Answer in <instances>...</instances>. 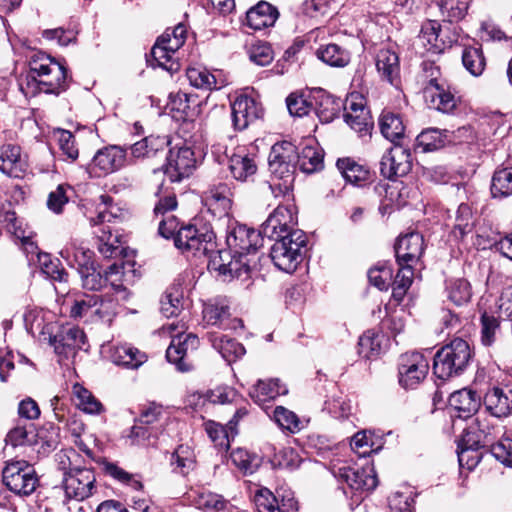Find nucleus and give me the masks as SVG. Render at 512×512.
Masks as SVG:
<instances>
[{"label": "nucleus", "instance_id": "58", "mask_svg": "<svg viewBox=\"0 0 512 512\" xmlns=\"http://www.w3.org/2000/svg\"><path fill=\"white\" fill-rule=\"evenodd\" d=\"M74 393L78 400V407L86 413L97 414L102 410V404L87 389L75 385Z\"/></svg>", "mask_w": 512, "mask_h": 512}, {"label": "nucleus", "instance_id": "59", "mask_svg": "<svg viewBox=\"0 0 512 512\" xmlns=\"http://www.w3.org/2000/svg\"><path fill=\"white\" fill-rule=\"evenodd\" d=\"M171 462L172 464H176V468L179 470V473L185 475L194 466V453L189 446L179 445L172 454Z\"/></svg>", "mask_w": 512, "mask_h": 512}, {"label": "nucleus", "instance_id": "49", "mask_svg": "<svg viewBox=\"0 0 512 512\" xmlns=\"http://www.w3.org/2000/svg\"><path fill=\"white\" fill-rule=\"evenodd\" d=\"M5 442L12 447L31 446L37 442V433L33 425H17L7 433Z\"/></svg>", "mask_w": 512, "mask_h": 512}, {"label": "nucleus", "instance_id": "54", "mask_svg": "<svg viewBox=\"0 0 512 512\" xmlns=\"http://www.w3.org/2000/svg\"><path fill=\"white\" fill-rule=\"evenodd\" d=\"M161 425L158 426H146L144 424L137 423L130 429L128 438L131 439L132 444L145 445L151 444L152 439H157L161 432Z\"/></svg>", "mask_w": 512, "mask_h": 512}, {"label": "nucleus", "instance_id": "35", "mask_svg": "<svg viewBox=\"0 0 512 512\" xmlns=\"http://www.w3.org/2000/svg\"><path fill=\"white\" fill-rule=\"evenodd\" d=\"M208 339L227 362H233L245 354L244 346L235 339L219 333H208Z\"/></svg>", "mask_w": 512, "mask_h": 512}, {"label": "nucleus", "instance_id": "38", "mask_svg": "<svg viewBox=\"0 0 512 512\" xmlns=\"http://www.w3.org/2000/svg\"><path fill=\"white\" fill-rule=\"evenodd\" d=\"M93 252L89 249L77 246L76 242H69L61 251L60 256L72 267H76L78 272L80 268H88L94 265L92 260Z\"/></svg>", "mask_w": 512, "mask_h": 512}, {"label": "nucleus", "instance_id": "26", "mask_svg": "<svg viewBox=\"0 0 512 512\" xmlns=\"http://www.w3.org/2000/svg\"><path fill=\"white\" fill-rule=\"evenodd\" d=\"M486 410L494 417L503 418L512 413V388L494 386L484 396Z\"/></svg>", "mask_w": 512, "mask_h": 512}, {"label": "nucleus", "instance_id": "46", "mask_svg": "<svg viewBox=\"0 0 512 512\" xmlns=\"http://www.w3.org/2000/svg\"><path fill=\"white\" fill-rule=\"evenodd\" d=\"M337 168L347 182L361 185L369 177V171L350 158L339 159Z\"/></svg>", "mask_w": 512, "mask_h": 512}, {"label": "nucleus", "instance_id": "11", "mask_svg": "<svg viewBox=\"0 0 512 512\" xmlns=\"http://www.w3.org/2000/svg\"><path fill=\"white\" fill-rule=\"evenodd\" d=\"M429 361L418 351H409L398 358V382L408 390L417 388L427 377Z\"/></svg>", "mask_w": 512, "mask_h": 512}, {"label": "nucleus", "instance_id": "29", "mask_svg": "<svg viewBox=\"0 0 512 512\" xmlns=\"http://www.w3.org/2000/svg\"><path fill=\"white\" fill-rule=\"evenodd\" d=\"M109 358L115 365L127 369H138L147 361L144 352L126 343L112 346Z\"/></svg>", "mask_w": 512, "mask_h": 512}, {"label": "nucleus", "instance_id": "40", "mask_svg": "<svg viewBox=\"0 0 512 512\" xmlns=\"http://www.w3.org/2000/svg\"><path fill=\"white\" fill-rule=\"evenodd\" d=\"M437 6L443 22L457 23L465 18L470 6L469 0H438Z\"/></svg>", "mask_w": 512, "mask_h": 512}, {"label": "nucleus", "instance_id": "15", "mask_svg": "<svg viewBox=\"0 0 512 512\" xmlns=\"http://www.w3.org/2000/svg\"><path fill=\"white\" fill-rule=\"evenodd\" d=\"M412 169V155L409 149L395 144L380 161L381 175L389 180L407 175Z\"/></svg>", "mask_w": 512, "mask_h": 512}, {"label": "nucleus", "instance_id": "50", "mask_svg": "<svg viewBox=\"0 0 512 512\" xmlns=\"http://www.w3.org/2000/svg\"><path fill=\"white\" fill-rule=\"evenodd\" d=\"M462 63L465 69L473 76H480L486 66L481 47H466L462 53Z\"/></svg>", "mask_w": 512, "mask_h": 512}, {"label": "nucleus", "instance_id": "44", "mask_svg": "<svg viewBox=\"0 0 512 512\" xmlns=\"http://www.w3.org/2000/svg\"><path fill=\"white\" fill-rule=\"evenodd\" d=\"M187 78L192 86L203 90L220 89L222 83H218L215 75L204 67H189L186 70Z\"/></svg>", "mask_w": 512, "mask_h": 512}, {"label": "nucleus", "instance_id": "5", "mask_svg": "<svg viewBox=\"0 0 512 512\" xmlns=\"http://www.w3.org/2000/svg\"><path fill=\"white\" fill-rule=\"evenodd\" d=\"M269 239L275 241L270 248V258L274 265L281 271L294 272L303 258L307 243L305 232L292 231L288 235Z\"/></svg>", "mask_w": 512, "mask_h": 512}, {"label": "nucleus", "instance_id": "16", "mask_svg": "<svg viewBox=\"0 0 512 512\" xmlns=\"http://www.w3.org/2000/svg\"><path fill=\"white\" fill-rule=\"evenodd\" d=\"M198 344L197 336L192 333L176 334L172 336L171 343L166 350V358L176 366L178 371L187 372L192 369L189 352L196 350Z\"/></svg>", "mask_w": 512, "mask_h": 512}, {"label": "nucleus", "instance_id": "56", "mask_svg": "<svg viewBox=\"0 0 512 512\" xmlns=\"http://www.w3.org/2000/svg\"><path fill=\"white\" fill-rule=\"evenodd\" d=\"M279 496V490L274 494L267 488L259 489L254 497L258 512H279Z\"/></svg>", "mask_w": 512, "mask_h": 512}, {"label": "nucleus", "instance_id": "36", "mask_svg": "<svg viewBox=\"0 0 512 512\" xmlns=\"http://www.w3.org/2000/svg\"><path fill=\"white\" fill-rule=\"evenodd\" d=\"M449 405L452 409L459 412V417L468 418L478 410L479 398L476 392L469 389H461L450 395Z\"/></svg>", "mask_w": 512, "mask_h": 512}, {"label": "nucleus", "instance_id": "21", "mask_svg": "<svg viewBox=\"0 0 512 512\" xmlns=\"http://www.w3.org/2000/svg\"><path fill=\"white\" fill-rule=\"evenodd\" d=\"M228 168L235 180L247 182L257 173L256 155L246 147H238L228 157Z\"/></svg>", "mask_w": 512, "mask_h": 512}, {"label": "nucleus", "instance_id": "27", "mask_svg": "<svg viewBox=\"0 0 512 512\" xmlns=\"http://www.w3.org/2000/svg\"><path fill=\"white\" fill-rule=\"evenodd\" d=\"M86 336L79 327H63L50 337V344L57 354L68 356L77 349H82Z\"/></svg>", "mask_w": 512, "mask_h": 512}, {"label": "nucleus", "instance_id": "53", "mask_svg": "<svg viewBox=\"0 0 512 512\" xmlns=\"http://www.w3.org/2000/svg\"><path fill=\"white\" fill-rule=\"evenodd\" d=\"M286 106L291 116L303 117L313 109V102L311 96L306 97L303 93L293 92L286 98Z\"/></svg>", "mask_w": 512, "mask_h": 512}, {"label": "nucleus", "instance_id": "31", "mask_svg": "<svg viewBox=\"0 0 512 512\" xmlns=\"http://www.w3.org/2000/svg\"><path fill=\"white\" fill-rule=\"evenodd\" d=\"M376 68L381 77L389 83L394 84L399 78L400 64L399 57L394 50L389 48H381L377 51Z\"/></svg>", "mask_w": 512, "mask_h": 512}, {"label": "nucleus", "instance_id": "19", "mask_svg": "<svg viewBox=\"0 0 512 512\" xmlns=\"http://www.w3.org/2000/svg\"><path fill=\"white\" fill-rule=\"evenodd\" d=\"M261 115V106L247 95L236 97L231 104L232 125L236 131H243Z\"/></svg>", "mask_w": 512, "mask_h": 512}, {"label": "nucleus", "instance_id": "33", "mask_svg": "<svg viewBox=\"0 0 512 512\" xmlns=\"http://www.w3.org/2000/svg\"><path fill=\"white\" fill-rule=\"evenodd\" d=\"M100 202L96 207V216L89 217L92 226L105 225V223L116 222L124 217L123 210L114 203L109 195H101Z\"/></svg>", "mask_w": 512, "mask_h": 512}, {"label": "nucleus", "instance_id": "18", "mask_svg": "<svg viewBox=\"0 0 512 512\" xmlns=\"http://www.w3.org/2000/svg\"><path fill=\"white\" fill-rule=\"evenodd\" d=\"M202 313L208 325L218 326L224 330L243 328L241 319L230 317V306L225 299H215L205 303Z\"/></svg>", "mask_w": 512, "mask_h": 512}, {"label": "nucleus", "instance_id": "22", "mask_svg": "<svg viewBox=\"0 0 512 512\" xmlns=\"http://www.w3.org/2000/svg\"><path fill=\"white\" fill-rule=\"evenodd\" d=\"M126 163V150L121 146L109 145L99 149L92 159V168L99 175H107L120 170Z\"/></svg>", "mask_w": 512, "mask_h": 512}, {"label": "nucleus", "instance_id": "9", "mask_svg": "<svg viewBox=\"0 0 512 512\" xmlns=\"http://www.w3.org/2000/svg\"><path fill=\"white\" fill-rule=\"evenodd\" d=\"M113 298H104L99 294H83L78 297L70 309V317L86 321L111 320L115 313Z\"/></svg>", "mask_w": 512, "mask_h": 512}, {"label": "nucleus", "instance_id": "14", "mask_svg": "<svg viewBox=\"0 0 512 512\" xmlns=\"http://www.w3.org/2000/svg\"><path fill=\"white\" fill-rule=\"evenodd\" d=\"M297 225L296 207L294 204H279L261 225V233L266 238H276L288 235Z\"/></svg>", "mask_w": 512, "mask_h": 512}, {"label": "nucleus", "instance_id": "34", "mask_svg": "<svg viewBox=\"0 0 512 512\" xmlns=\"http://www.w3.org/2000/svg\"><path fill=\"white\" fill-rule=\"evenodd\" d=\"M316 56L326 65L335 68H344L351 61L350 51L336 43L321 45L316 50Z\"/></svg>", "mask_w": 512, "mask_h": 512}, {"label": "nucleus", "instance_id": "37", "mask_svg": "<svg viewBox=\"0 0 512 512\" xmlns=\"http://www.w3.org/2000/svg\"><path fill=\"white\" fill-rule=\"evenodd\" d=\"M379 127L382 135L395 144L405 135V126L401 116L391 111L384 110L381 113Z\"/></svg>", "mask_w": 512, "mask_h": 512}, {"label": "nucleus", "instance_id": "42", "mask_svg": "<svg viewBox=\"0 0 512 512\" xmlns=\"http://www.w3.org/2000/svg\"><path fill=\"white\" fill-rule=\"evenodd\" d=\"M445 291L447 298L457 306L470 301L472 289L470 283L464 278H451L446 281Z\"/></svg>", "mask_w": 512, "mask_h": 512}, {"label": "nucleus", "instance_id": "23", "mask_svg": "<svg viewBox=\"0 0 512 512\" xmlns=\"http://www.w3.org/2000/svg\"><path fill=\"white\" fill-rule=\"evenodd\" d=\"M394 249L397 264L414 266L424 251L423 236L418 232H411L400 236Z\"/></svg>", "mask_w": 512, "mask_h": 512}, {"label": "nucleus", "instance_id": "52", "mask_svg": "<svg viewBox=\"0 0 512 512\" xmlns=\"http://www.w3.org/2000/svg\"><path fill=\"white\" fill-rule=\"evenodd\" d=\"M102 469L106 475L122 484L129 485L135 490H141L143 488V484L140 480L134 479L132 474L119 467L116 463L104 460L102 462Z\"/></svg>", "mask_w": 512, "mask_h": 512}, {"label": "nucleus", "instance_id": "7", "mask_svg": "<svg viewBox=\"0 0 512 512\" xmlns=\"http://www.w3.org/2000/svg\"><path fill=\"white\" fill-rule=\"evenodd\" d=\"M215 238L213 239V241ZM215 243L207 253H197L195 256L209 255L208 269L218 272L219 275L230 278H248L250 273L258 269L259 257L247 258L245 261L238 257L231 249L214 251Z\"/></svg>", "mask_w": 512, "mask_h": 512}, {"label": "nucleus", "instance_id": "6", "mask_svg": "<svg viewBox=\"0 0 512 512\" xmlns=\"http://www.w3.org/2000/svg\"><path fill=\"white\" fill-rule=\"evenodd\" d=\"M78 456L74 450L59 455L60 465L64 472L63 486L68 498L82 501L93 494L95 475L86 468L71 467V459Z\"/></svg>", "mask_w": 512, "mask_h": 512}, {"label": "nucleus", "instance_id": "61", "mask_svg": "<svg viewBox=\"0 0 512 512\" xmlns=\"http://www.w3.org/2000/svg\"><path fill=\"white\" fill-rule=\"evenodd\" d=\"M473 227L472 210L468 204H460L455 218L454 234L464 237Z\"/></svg>", "mask_w": 512, "mask_h": 512}, {"label": "nucleus", "instance_id": "2", "mask_svg": "<svg viewBox=\"0 0 512 512\" xmlns=\"http://www.w3.org/2000/svg\"><path fill=\"white\" fill-rule=\"evenodd\" d=\"M297 147L288 141L275 143L268 157L272 182L267 189L274 197L288 196L292 191L298 159Z\"/></svg>", "mask_w": 512, "mask_h": 512}, {"label": "nucleus", "instance_id": "51", "mask_svg": "<svg viewBox=\"0 0 512 512\" xmlns=\"http://www.w3.org/2000/svg\"><path fill=\"white\" fill-rule=\"evenodd\" d=\"M151 59L147 61L153 67H161L167 71H174L177 69L178 64L173 61V52L168 50V47L157 39L156 43L151 49Z\"/></svg>", "mask_w": 512, "mask_h": 512}, {"label": "nucleus", "instance_id": "1", "mask_svg": "<svg viewBox=\"0 0 512 512\" xmlns=\"http://www.w3.org/2000/svg\"><path fill=\"white\" fill-rule=\"evenodd\" d=\"M158 233L162 237L174 239L176 248L183 253H207L213 246L214 232L207 226L196 227L188 224L179 227V220L174 215L161 218Z\"/></svg>", "mask_w": 512, "mask_h": 512}, {"label": "nucleus", "instance_id": "47", "mask_svg": "<svg viewBox=\"0 0 512 512\" xmlns=\"http://www.w3.org/2000/svg\"><path fill=\"white\" fill-rule=\"evenodd\" d=\"M460 37V29L458 26L444 22L439 23V29H437V39L434 43V54L443 53L446 49L451 48L456 44Z\"/></svg>", "mask_w": 512, "mask_h": 512}, {"label": "nucleus", "instance_id": "13", "mask_svg": "<svg viewBox=\"0 0 512 512\" xmlns=\"http://www.w3.org/2000/svg\"><path fill=\"white\" fill-rule=\"evenodd\" d=\"M478 433L467 431L458 444V461L461 467L474 469L481 460L480 448L489 445L490 429L479 423Z\"/></svg>", "mask_w": 512, "mask_h": 512}, {"label": "nucleus", "instance_id": "64", "mask_svg": "<svg viewBox=\"0 0 512 512\" xmlns=\"http://www.w3.org/2000/svg\"><path fill=\"white\" fill-rule=\"evenodd\" d=\"M232 462L245 473H253L259 465L256 455H251L247 450L237 448L231 452Z\"/></svg>", "mask_w": 512, "mask_h": 512}, {"label": "nucleus", "instance_id": "63", "mask_svg": "<svg viewBox=\"0 0 512 512\" xmlns=\"http://www.w3.org/2000/svg\"><path fill=\"white\" fill-rule=\"evenodd\" d=\"M274 418L282 429L288 430L291 433H296L301 429V423L298 416L294 412L282 406H277L275 408Z\"/></svg>", "mask_w": 512, "mask_h": 512}, {"label": "nucleus", "instance_id": "10", "mask_svg": "<svg viewBox=\"0 0 512 512\" xmlns=\"http://www.w3.org/2000/svg\"><path fill=\"white\" fill-rule=\"evenodd\" d=\"M264 237L261 229L256 231L246 225L235 224L229 227L226 244L231 251L245 261L247 258L259 257L257 251L263 246Z\"/></svg>", "mask_w": 512, "mask_h": 512}, {"label": "nucleus", "instance_id": "39", "mask_svg": "<svg viewBox=\"0 0 512 512\" xmlns=\"http://www.w3.org/2000/svg\"><path fill=\"white\" fill-rule=\"evenodd\" d=\"M297 167L304 173H313L323 167V151L312 144L305 145L301 152H298Z\"/></svg>", "mask_w": 512, "mask_h": 512}, {"label": "nucleus", "instance_id": "57", "mask_svg": "<svg viewBox=\"0 0 512 512\" xmlns=\"http://www.w3.org/2000/svg\"><path fill=\"white\" fill-rule=\"evenodd\" d=\"M381 350L379 337L375 332H365L358 341V353L366 359H371L378 355Z\"/></svg>", "mask_w": 512, "mask_h": 512}, {"label": "nucleus", "instance_id": "24", "mask_svg": "<svg viewBox=\"0 0 512 512\" xmlns=\"http://www.w3.org/2000/svg\"><path fill=\"white\" fill-rule=\"evenodd\" d=\"M339 477L347 483L349 488L360 495L376 488L378 481L372 467L354 469L343 467L339 469Z\"/></svg>", "mask_w": 512, "mask_h": 512}, {"label": "nucleus", "instance_id": "12", "mask_svg": "<svg viewBox=\"0 0 512 512\" xmlns=\"http://www.w3.org/2000/svg\"><path fill=\"white\" fill-rule=\"evenodd\" d=\"M431 78L424 89V96L431 107L443 113H451L457 106L455 93L451 91L449 83L440 77L438 67L431 66Z\"/></svg>", "mask_w": 512, "mask_h": 512}, {"label": "nucleus", "instance_id": "55", "mask_svg": "<svg viewBox=\"0 0 512 512\" xmlns=\"http://www.w3.org/2000/svg\"><path fill=\"white\" fill-rule=\"evenodd\" d=\"M490 443L487 447H489L491 454L497 459L500 463L507 467H512V439L511 438H503L493 443L494 437L490 432L488 437Z\"/></svg>", "mask_w": 512, "mask_h": 512}, {"label": "nucleus", "instance_id": "32", "mask_svg": "<svg viewBox=\"0 0 512 512\" xmlns=\"http://www.w3.org/2000/svg\"><path fill=\"white\" fill-rule=\"evenodd\" d=\"M287 387L279 379L259 380L249 391V396L259 405L287 394Z\"/></svg>", "mask_w": 512, "mask_h": 512}, {"label": "nucleus", "instance_id": "62", "mask_svg": "<svg viewBox=\"0 0 512 512\" xmlns=\"http://www.w3.org/2000/svg\"><path fill=\"white\" fill-rule=\"evenodd\" d=\"M437 29H439V22L437 20L425 21L418 34V42L422 45L425 51L434 53V43L437 39Z\"/></svg>", "mask_w": 512, "mask_h": 512}, {"label": "nucleus", "instance_id": "17", "mask_svg": "<svg viewBox=\"0 0 512 512\" xmlns=\"http://www.w3.org/2000/svg\"><path fill=\"white\" fill-rule=\"evenodd\" d=\"M194 152L189 147H180L177 151L171 149L165 165L164 174L171 182H180L189 177L195 168Z\"/></svg>", "mask_w": 512, "mask_h": 512}, {"label": "nucleus", "instance_id": "8", "mask_svg": "<svg viewBox=\"0 0 512 512\" xmlns=\"http://www.w3.org/2000/svg\"><path fill=\"white\" fill-rule=\"evenodd\" d=\"M2 477L4 485L19 496L31 495L39 484L35 469L25 460L7 462Z\"/></svg>", "mask_w": 512, "mask_h": 512}, {"label": "nucleus", "instance_id": "25", "mask_svg": "<svg viewBox=\"0 0 512 512\" xmlns=\"http://www.w3.org/2000/svg\"><path fill=\"white\" fill-rule=\"evenodd\" d=\"M313 102V110L322 123L332 122L340 113L343 108V102L329 94L324 89H314L311 93Z\"/></svg>", "mask_w": 512, "mask_h": 512}, {"label": "nucleus", "instance_id": "20", "mask_svg": "<svg viewBox=\"0 0 512 512\" xmlns=\"http://www.w3.org/2000/svg\"><path fill=\"white\" fill-rule=\"evenodd\" d=\"M343 109L344 120L351 129L355 130L360 135L369 133L373 123L371 121L370 112L362 99L352 95L350 98H347Z\"/></svg>", "mask_w": 512, "mask_h": 512}, {"label": "nucleus", "instance_id": "60", "mask_svg": "<svg viewBox=\"0 0 512 512\" xmlns=\"http://www.w3.org/2000/svg\"><path fill=\"white\" fill-rule=\"evenodd\" d=\"M82 285L88 290H99L108 283V278L104 277L95 265H90L88 268H80L79 272Z\"/></svg>", "mask_w": 512, "mask_h": 512}, {"label": "nucleus", "instance_id": "41", "mask_svg": "<svg viewBox=\"0 0 512 512\" xmlns=\"http://www.w3.org/2000/svg\"><path fill=\"white\" fill-rule=\"evenodd\" d=\"M449 141L447 130L427 128L417 136L416 146L423 152H432L443 148Z\"/></svg>", "mask_w": 512, "mask_h": 512}, {"label": "nucleus", "instance_id": "30", "mask_svg": "<svg viewBox=\"0 0 512 512\" xmlns=\"http://www.w3.org/2000/svg\"><path fill=\"white\" fill-rule=\"evenodd\" d=\"M278 17L276 7L266 1H260L246 12V25L253 30H262L273 26Z\"/></svg>", "mask_w": 512, "mask_h": 512}, {"label": "nucleus", "instance_id": "3", "mask_svg": "<svg viewBox=\"0 0 512 512\" xmlns=\"http://www.w3.org/2000/svg\"><path fill=\"white\" fill-rule=\"evenodd\" d=\"M28 77L37 83L39 91L47 94L58 95L69 86L65 65L43 52L31 57Z\"/></svg>", "mask_w": 512, "mask_h": 512}, {"label": "nucleus", "instance_id": "43", "mask_svg": "<svg viewBox=\"0 0 512 512\" xmlns=\"http://www.w3.org/2000/svg\"><path fill=\"white\" fill-rule=\"evenodd\" d=\"M233 191L230 184L219 182L210 185L205 191V198L211 204L217 205L223 211H227L232 206Z\"/></svg>", "mask_w": 512, "mask_h": 512}, {"label": "nucleus", "instance_id": "4", "mask_svg": "<svg viewBox=\"0 0 512 512\" xmlns=\"http://www.w3.org/2000/svg\"><path fill=\"white\" fill-rule=\"evenodd\" d=\"M472 360V351L467 341L455 338L434 355L433 372L442 380L461 375Z\"/></svg>", "mask_w": 512, "mask_h": 512}, {"label": "nucleus", "instance_id": "45", "mask_svg": "<svg viewBox=\"0 0 512 512\" xmlns=\"http://www.w3.org/2000/svg\"><path fill=\"white\" fill-rule=\"evenodd\" d=\"M0 222L3 227L16 238L20 239L23 244L27 246V249L34 251L37 247L34 245L32 240L25 235V230L22 229L16 213L11 209H1L0 211Z\"/></svg>", "mask_w": 512, "mask_h": 512}, {"label": "nucleus", "instance_id": "28", "mask_svg": "<svg viewBox=\"0 0 512 512\" xmlns=\"http://www.w3.org/2000/svg\"><path fill=\"white\" fill-rule=\"evenodd\" d=\"M27 162L21 154V148L15 144L0 146V171L4 174L19 178L26 171Z\"/></svg>", "mask_w": 512, "mask_h": 512}, {"label": "nucleus", "instance_id": "48", "mask_svg": "<svg viewBox=\"0 0 512 512\" xmlns=\"http://www.w3.org/2000/svg\"><path fill=\"white\" fill-rule=\"evenodd\" d=\"M491 194L494 198L512 195V167L497 169L491 181Z\"/></svg>", "mask_w": 512, "mask_h": 512}]
</instances>
